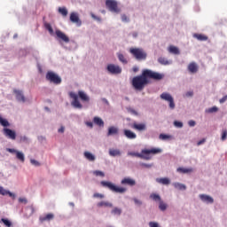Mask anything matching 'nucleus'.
<instances>
[{
	"label": "nucleus",
	"instance_id": "53",
	"mask_svg": "<svg viewBox=\"0 0 227 227\" xmlns=\"http://www.w3.org/2000/svg\"><path fill=\"white\" fill-rule=\"evenodd\" d=\"M20 141L21 143H26V141H27V137L26 136L20 137Z\"/></svg>",
	"mask_w": 227,
	"mask_h": 227
},
{
	"label": "nucleus",
	"instance_id": "61",
	"mask_svg": "<svg viewBox=\"0 0 227 227\" xmlns=\"http://www.w3.org/2000/svg\"><path fill=\"white\" fill-rule=\"evenodd\" d=\"M102 100H103V102H105V104L109 105V101H107L106 98H103Z\"/></svg>",
	"mask_w": 227,
	"mask_h": 227
},
{
	"label": "nucleus",
	"instance_id": "57",
	"mask_svg": "<svg viewBox=\"0 0 227 227\" xmlns=\"http://www.w3.org/2000/svg\"><path fill=\"white\" fill-rule=\"evenodd\" d=\"M86 125H87V127H90V129H93V122H91V121H87V122H86Z\"/></svg>",
	"mask_w": 227,
	"mask_h": 227
},
{
	"label": "nucleus",
	"instance_id": "38",
	"mask_svg": "<svg viewBox=\"0 0 227 227\" xmlns=\"http://www.w3.org/2000/svg\"><path fill=\"white\" fill-rule=\"evenodd\" d=\"M0 223H3L4 224V226L12 227V222L6 218H2L0 220Z\"/></svg>",
	"mask_w": 227,
	"mask_h": 227
},
{
	"label": "nucleus",
	"instance_id": "42",
	"mask_svg": "<svg viewBox=\"0 0 227 227\" xmlns=\"http://www.w3.org/2000/svg\"><path fill=\"white\" fill-rule=\"evenodd\" d=\"M217 111H219V108H217V106H213L207 110H206V113H217Z\"/></svg>",
	"mask_w": 227,
	"mask_h": 227
},
{
	"label": "nucleus",
	"instance_id": "3",
	"mask_svg": "<svg viewBox=\"0 0 227 227\" xmlns=\"http://www.w3.org/2000/svg\"><path fill=\"white\" fill-rule=\"evenodd\" d=\"M162 150L160 148H153V149H144L141 153H130L129 155H133L134 157H139V159H145V160H150L153 155H157V153H160Z\"/></svg>",
	"mask_w": 227,
	"mask_h": 227
},
{
	"label": "nucleus",
	"instance_id": "47",
	"mask_svg": "<svg viewBox=\"0 0 227 227\" xmlns=\"http://www.w3.org/2000/svg\"><path fill=\"white\" fill-rule=\"evenodd\" d=\"M30 162L33 164V166H40V162H38L36 160H30Z\"/></svg>",
	"mask_w": 227,
	"mask_h": 227
},
{
	"label": "nucleus",
	"instance_id": "45",
	"mask_svg": "<svg viewBox=\"0 0 227 227\" xmlns=\"http://www.w3.org/2000/svg\"><path fill=\"white\" fill-rule=\"evenodd\" d=\"M93 198H99L100 200H104L105 196L101 193H94Z\"/></svg>",
	"mask_w": 227,
	"mask_h": 227
},
{
	"label": "nucleus",
	"instance_id": "60",
	"mask_svg": "<svg viewBox=\"0 0 227 227\" xmlns=\"http://www.w3.org/2000/svg\"><path fill=\"white\" fill-rule=\"evenodd\" d=\"M91 17H92V19H96V20H99V19L97 18V16H95V14H91Z\"/></svg>",
	"mask_w": 227,
	"mask_h": 227
},
{
	"label": "nucleus",
	"instance_id": "49",
	"mask_svg": "<svg viewBox=\"0 0 227 227\" xmlns=\"http://www.w3.org/2000/svg\"><path fill=\"white\" fill-rule=\"evenodd\" d=\"M19 202L24 203L26 205V204H27V200L26 198H20Z\"/></svg>",
	"mask_w": 227,
	"mask_h": 227
},
{
	"label": "nucleus",
	"instance_id": "14",
	"mask_svg": "<svg viewBox=\"0 0 227 227\" xmlns=\"http://www.w3.org/2000/svg\"><path fill=\"white\" fill-rule=\"evenodd\" d=\"M121 185H129V187H134L136 185V180L130 178V177H124L121 181Z\"/></svg>",
	"mask_w": 227,
	"mask_h": 227
},
{
	"label": "nucleus",
	"instance_id": "18",
	"mask_svg": "<svg viewBox=\"0 0 227 227\" xmlns=\"http://www.w3.org/2000/svg\"><path fill=\"white\" fill-rule=\"evenodd\" d=\"M123 132H124V136L128 139H136V137H137V135H136V133H134L132 130L124 129Z\"/></svg>",
	"mask_w": 227,
	"mask_h": 227
},
{
	"label": "nucleus",
	"instance_id": "8",
	"mask_svg": "<svg viewBox=\"0 0 227 227\" xmlns=\"http://www.w3.org/2000/svg\"><path fill=\"white\" fill-rule=\"evenodd\" d=\"M160 98L162 100H166V102H168L169 104V107L171 109H175V99L173 98V97L171 96V94L168 93V92H163L160 95Z\"/></svg>",
	"mask_w": 227,
	"mask_h": 227
},
{
	"label": "nucleus",
	"instance_id": "28",
	"mask_svg": "<svg viewBox=\"0 0 227 227\" xmlns=\"http://www.w3.org/2000/svg\"><path fill=\"white\" fill-rule=\"evenodd\" d=\"M173 186L175 187V189H178V191H185V189H187L185 184L180 183H174Z\"/></svg>",
	"mask_w": 227,
	"mask_h": 227
},
{
	"label": "nucleus",
	"instance_id": "7",
	"mask_svg": "<svg viewBox=\"0 0 227 227\" xmlns=\"http://www.w3.org/2000/svg\"><path fill=\"white\" fill-rule=\"evenodd\" d=\"M106 6L113 13H120V8H118V2L115 0H106Z\"/></svg>",
	"mask_w": 227,
	"mask_h": 227
},
{
	"label": "nucleus",
	"instance_id": "56",
	"mask_svg": "<svg viewBox=\"0 0 227 227\" xmlns=\"http://www.w3.org/2000/svg\"><path fill=\"white\" fill-rule=\"evenodd\" d=\"M192 95H194V92L192 91H188L185 93V97H192Z\"/></svg>",
	"mask_w": 227,
	"mask_h": 227
},
{
	"label": "nucleus",
	"instance_id": "27",
	"mask_svg": "<svg viewBox=\"0 0 227 227\" xmlns=\"http://www.w3.org/2000/svg\"><path fill=\"white\" fill-rule=\"evenodd\" d=\"M116 134H118V128H116L114 126L108 128L107 136H114Z\"/></svg>",
	"mask_w": 227,
	"mask_h": 227
},
{
	"label": "nucleus",
	"instance_id": "46",
	"mask_svg": "<svg viewBox=\"0 0 227 227\" xmlns=\"http://www.w3.org/2000/svg\"><path fill=\"white\" fill-rule=\"evenodd\" d=\"M133 201L136 205H138V207H141V205H143V202L136 198L133 199Z\"/></svg>",
	"mask_w": 227,
	"mask_h": 227
},
{
	"label": "nucleus",
	"instance_id": "55",
	"mask_svg": "<svg viewBox=\"0 0 227 227\" xmlns=\"http://www.w3.org/2000/svg\"><path fill=\"white\" fill-rule=\"evenodd\" d=\"M205 141H207V139H205V138L201 139L200 141H199V142L197 143V145H198V146H200V145H203V143H205Z\"/></svg>",
	"mask_w": 227,
	"mask_h": 227
},
{
	"label": "nucleus",
	"instance_id": "30",
	"mask_svg": "<svg viewBox=\"0 0 227 227\" xmlns=\"http://www.w3.org/2000/svg\"><path fill=\"white\" fill-rule=\"evenodd\" d=\"M84 157H85V159H87V160H90L91 162H93V160H95V155H93L90 152H85Z\"/></svg>",
	"mask_w": 227,
	"mask_h": 227
},
{
	"label": "nucleus",
	"instance_id": "13",
	"mask_svg": "<svg viewBox=\"0 0 227 227\" xmlns=\"http://www.w3.org/2000/svg\"><path fill=\"white\" fill-rule=\"evenodd\" d=\"M69 19L71 22H73L74 24H77V26H81L82 24V22L79 19V14H77V12H71Z\"/></svg>",
	"mask_w": 227,
	"mask_h": 227
},
{
	"label": "nucleus",
	"instance_id": "10",
	"mask_svg": "<svg viewBox=\"0 0 227 227\" xmlns=\"http://www.w3.org/2000/svg\"><path fill=\"white\" fill-rule=\"evenodd\" d=\"M13 95L17 102H26V97H24V92L19 89H13L12 90Z\"/></svg>",
	"mask_w": 227,
	"mask_h": 227
},
{
	"label": "nucleus",
	"instance_id": "2",
	"mask_svg": "<svg viewBox=\"0 0 227 227\" xmlns=\"http://www.w3.org/2000/svg\"><path fill=\"white\" fill-rule=\"evenodd\" d=\"M69 97L73 99L71 102V106H73V107H75V109H82V105L81 104V101L90 102V97H88V94L82 90H79L78 95L75 94V92H69ZM79 98L81 99V101H79Z\"/></svg>",
	"mask_w": 227,
	"mask_h": 227
},
{
	"label": "nucleus",
	"instance_id": "29",
	"mask_svg": "<svg viewBox=\"0 0 227 227\" xmlns=\"http://www.w3.org/2000/svg\"><path fill=\"white\" fill-rule=\"evenodd\" d=\"M150 198L151 200H153V201H156V202H161L162 201V199L160 198V195L157 194V193H152L150 195Z\"/></svg>",
	"mask_w": 227,
	"mask_h": 227
},
{
	"label": "nucleus",
	"instance_id": "44",
	"mask_svg": "<svg viewBox=\"0 0 227 227\" xmlns=\"http://www.w3.org/2000/svg\"><path fill=\"white\" fill-rule=\"evenodd\" d=\"M174 125H175V127H177V129H182V127H184V123H182L178 121H175Z\"/></svg>",
	"mask_w": 227,
	"mask_h": 227
},
{
	"label": "nucleus",
	"instance_id": "19",
	"mask_svg": "<svg viewBox=\"0 0 227 227\" xmlns=\"http://www.w3.org/2000/svg\"><path fill=\"white\" fill-rule=\"evenodd\" d=\"M0 194L2 196H10V198H15V194L12 193L10 191L4 190L3 186H0Z\"/></svg>",
	"mask_w": 227,
	"mask_h": 227
},
{
	"label": "nucleus",
	"instance_id": "24",
	"mask_svg": "<svg viewBox=\"0 0 227 227\" xmlns=\"http://www.w3.org/2000/svg\"><path fill=\"white\" fill-rule=\"evenodd\" d=\"M109 155L111 157H118V156L121 155V152H120L119 149H110Z\"/></svg>",
	"mask_w": 227,
	"mask_h": 227
},
{
	"label": "nucleus",
	"instance_id": "25",
	"mask_svg": "<svg viewBox=\"0 0 227 227\" xmlns=\"http://www.w3.org/2000/svg\"><path fill=\"white\" fill-rule=\"evenodd\" d=\"M168 52H170V54L178 55V54H180V50H178V48L176 46L170 45L168 47Z\"/></svg>",
	"mask_w": 227,
	"mask_h": 227
},
{
	"label": "nucleus",
	"instance_id": "54",
	"mask_svg": "<svg viewBox=\"0 0 227 227\" xmlns=\"http://www.w3.org/2000/svg\"><path fill=\"white\" fill-rule=\"evenodd\" d=\"M7 152H9L10 153H17V152H19V151H17L15 149L9 148V149H7Z\"/></svg>",
	"mask_w": 227,
	"mask_h": 227
},
{
	"label": "nucleus",
	"instance_id": "21",
	"mask_svg": "<svg viewBox=\"0 0 227 227\" xmlns=\"http://www.w3.org/2000/svg\"><path fill=\"white\" fill-rule=\"evenodd\" d=\"M97 207H98V208H102V207L113 208V203L109 201H101L97 204Z\"/></svg>",
	"mask_w": 227,
	"mask_h": 227
},
{
	"label": "nucleus",
	"instance_id": "35",
	"mask_svg": "<svg viewBox=\"0 0 227 227\" xmlns=\"http://www.w3.org/2000/svg\"><path fill=\"white\" fill-rule=\"evenodd\" d=\"M59 13H61L62 17H67V15H68V10H67L66 7H59Z\"/></svg>",
	"mask_w": 227,
	"mask_h": 227
},
{
	"label": "nucleus",
	"instance_id": "20",
	"mask_svg": "<svg viewBox=\"0 0 227 227\" xmlns=\"http://www.w3.org/2000/svg\"><path fill=\"white\" fill-rule=\"evenodd\" d=\"M193 38H196L200 42H207L208 37L203 34H193Z\"/></svg>",
	"mask_w": 227,
	"mask_h": 227
},
{
	"label": "nucleus",
	"instance_id": "23",
	"mask_svg": "<svg viewBox=\"0 0 227 227\" xmlns=\"http://www.w3.org/2000/svg\"><path fill=\"white\" fill-rule=\"evenodd\" d=\"M54 219V214L49 213L44 217H40L41 223H43L45 221H52Z\"/></svg>",
	"mask_w": 227,
	"mask_h": 227
},
{
	"label": "nucleus",
	"instance_id": "41",
	"mask_svg": "<svg viewBox=\"0 0 227 227\" xmlns=\"http://www.w3.org/2000/svg\"><path fill=\"white\" fill-rule=\"evenodd\" d=\"M93 175H95V176H101V178H104V176H106V174L100 170L93 171Z\"/></svg>",
	"mask_w": 227,
	"mask_h": 227
},
{
	"label": "nucleus",
	"instance_id": "26",
	"mask_svg": "<svg viewBox=\"0 0 227 227\" xmlns=\"http://www.w3.org/2000/svg\"><path fill=\"white\" fill-rule=\"evenodd\" d=\"M158 62L160 63V65H164V66H166V65H171V60H168V59H166V58H164V57H160L159 59H158Z\"/></svg>",
	"mask_w": 227,
	"mask_h": 227
},
{
	"label": "nucleus",
	"instance_id": "39",
	"mask_svg": "<svg viewBox=\"0 0 227 227\" xmlns=\"http://www.w3.org/2000/svg\"><path fill=\"white\" fill-rule=\"evenodd\" d=\"M44 27L49 31L50 35H52L54 33V29H52V26H51V23H44Z\"/></svg>",
	"mask_w": 227,
	"mask_h": 227
},
{
	"label": "nucleus",
	"instance_id": "5",
	"mask_svg": "<svg viewBox=\"0 0 227 227\" xmlns=\"http://www.w3.org/2000/svg\"><path fill=\"white\" fill-rule=\"evenodd\" d=\"M129 52L137 59V61H145L147 58V54L145 50L141 48H130Z\"/></svg>",
	"mask_w": 227,
	"mask_h": 227
},
{
	"label": "nucleus",
	"instance_id": "32",
	"mask_svg": "<svg viewBox=\"0 0 227 227\" xmlns=\"http://www.w3.org/2000/svg\"><path fill=\"white\" fill-rule=\"evenodd\" d=\"M159 203H160V204H159V208H160V210H161V212L166 211L167 208H168V204H166V203L164 202V200H161V201H160Z\"/></svg>",
	"mask_w": 227,
	"mask_h": 227
},
{
	"label": "nucleus",
	"instance_id": "15",
	"mask_svg": "<svg viewBox=\"0 0 227 227\" xmlns=\"http://www.w3.org/2000/svg\"><path fill=\"white\" fill-rule=\"evenodd\" d=\"M55 34L57 35V37L62 40V42H65V43L70 42V38H68L61 30H56Z\"/></svg>",
	"mask_w": 227,
	"mask_h": 227
},
{
	"label": "nucleus",
	"instance_id": "1",
	"mask_svg": "<svg viewBox=\"0 0 227 227\" xmlns=\"http://www.w3.org/2000/svg\"><path fill=\"white\" fill-rule=\"evenodd\" d=\"M150 79L161 81V79H164V74L150 69H144L140 75L133 77L131 84L135 90L142 91L147 84H150Z\"/></svg>",
	"mask_w": 227,
	"mask_h": 227
},
{
	"label": "nucleus",
	"instance_id": "63",
	"mask_svg": "<svg viewBox=\"0 0 227 227\" xmlns=\"http://www.w3.org/2000/svg\"><path fill=\"white\" fill-rule=\"evenodd\" d=\"M133 36H135V37L137 36V33H134Z\"/></svg>",
	"mask_w": 227,
	"mask_h": 227
},
{
	"label": "nucleus",
	"instance_id": "51",
	"mask_svg": "<svg viewBox=\"0 0 227 227\" xmlns=\"http://www.w3.org/2000/svg\"><path fill=\"white\" fill-rule=\"evenodd\" d=\"M121 20H122V22H129V18L127 17V15H122L121 16Z\"/></svg>",
	"mask_w": 227,
	"mask_h": 227
},
{
	"label": "nucleus",
	"instance_id": "36",
	"mask_svg": "<svg viewBox=\"0 0 227 227\" xmlns=\"http://www.w3.org/2000/svg\"><path fill=\"white\" fill-rule=\"evenodd\" d=\"M177 173H192V168H178Z\"/></svg>",
	"mask_w": 227,
	"mask_h": 227
},
{
	"label": "nucleus",
	"instance_id": "22",
	"mask_svg": "<svg viewBox=\"0 0 227 227\" xmlns=\"http://www.w3.org/2000/svg\"><path fill=\"white\" fill-rule=\"evenodd\" d=\"M156 182L162 184V185H169L171 184V181L168 177L157 178Z\"/></svg>",
	"mask_w": 227,
	"mask_h": 227
},
{
	"label": "nucleus",
	"instance_id": "40",
	"mask_svg": "<svg viewBox=\"0 0 227 227\" xmlns=\"http://www.w3.org/2000/svg\"><path fill=\"white\" fill-rule=\"evenodd\" d=\"M118 59L119 60L123 63L124 65H127V59H125V56H123V54L119 53L118 54Z\"/></svg>",
	"mask_w": 227,
	"mask_h": 227
},
{
	"label": "nucleus",
	"instance_id": "34",
	"mask_svg": "<svg viewBox=\"0 0 227 227\" xmlns=\"http://www.w3.org/2000/svg\"><path fill=\"white\" fill-rule=\"evenodd\" d=\"M16 158L18 159V160H20L21 162H24V160H26V158L24 157V153L19 151L16 152Z\"/></svg>",
	"mask_w": 227,
	"mask_h": 227
},
{
	"label": "nucleus",
	"instance_id": "52",
	"mask_svg": "<svg viewBox=\"0 0 227 227\" xmlns=\"http://www.w3.org/2000/svg\"><path fill=\"white\" fill-rule=\"evenodd\" d=\"M188 125H189V127H194L196 125V121H189Z\"/></svg>",
	"mask_w": 227,
	"mask_h": 227
},
{
	"label": "nucleus",
	"instance_id": "64",
	"mask_svg": "<svg viewBox=\"0 0 227 227\" xmlns=\"http://www.w3.org/2000/svg\"><path fill=\"white\" fill-rule=\"evenodd\" d=\"M102 13H106V11H102Z\"/></svg>",
	"mask_w": 227,
	"mask_h": 227
},
{
	"label": "nucleus",
	"instance_id": "37",
	"mask_svg": "<svg viewBox=\"0 0 227 227\" xmlns=\"http://www.w3.org/2000/svg\"><path fill=\"white\" fill-rule=\"evenodd\" d=\"M112 214L114 215H121V208H120V207H114L112 209Z\"/></svg>",
	"mask_w": 227,
	"mask_h": 227
},
{
	"label": "nucleus",
	"instance_id": "12",
	"mask_svg": "<svg viewBox=\"0 0 227 227\" xmlns=\"http://www.w3.org/2000/svg\"><path fill=\"white\" fill-rule=\"evenodd\" d=\"M107 70L110 72V74H121L120 66H115L114 64H109L107 66Z\"/></svg>",
	"mask_w": 227,
	"mask_h": 227
},
{
	"label": "nucleus",
	"instance_id": "62",
	"mask_svg": "<svg viewBox=\"0 0 227 227\" xmlns=\"http://www.w3.org/2000/svg\"><path fill=\"white\" fill-rule=\"evenodd\" d=\"M137 70H139L137 67H133V72H137Z\"/></svg>",
	"mask_w": 227,
	"mask_h": 227
},
{
	"label": "nucleus",
	"instance_id": "17",
	"mask_svg": "<svg viewBox=\"0 0 227 227\" xmlns=\"http://www.w3.org/2000/svg\"><path fill=\"white\" fill-rule=\"evenodd\" d=\"M199 70L198 64L196 62H192L188 65V71L191 74H196Z\"/></svg>",
	"mask_w": 227,
	"mask_h": 227
},
{
	"label": "nucleus",
	"instance_id": "4",
	"mask_svg": "<svg viewBox=\"0 0 227 227\" xmlns=\"http://www.w3.org/2000/svg\"><path fill=\"white\" fill-rule=\"evenodd\" d=\"M100 184L102 185V187H106L113 192H117L119 194H124V192H127V188L116 186L114 184L109 181H101Z\"/></svg>",
	"mask_w": 227,
	"mask_h": 227
},
{
	"label": "nucleus",
	"instance_id": "16",
	"mask_svg": "<svg viewBox=\"0 0 227 227\" xmlns=\"http://www.w3.org/2000/svg\"><path fill=\"white\" fill-rule=\"evenodd\" d=\"M199 198L203 201V203H214V198H212L210 195L206 194H200Z\"/></svg>",
	"mask_w": 227,
	"mask_h": 227
},
{
	"label": "nucleus",
	"instance_id": "6",
	"mask_svg": "<svg viewBox=\"0 0 227 227\" xmlns=\"http://www.w3.org/2000/svg\"><path fill=\"white\" fill-rule=\"evenodd\" d=\"M46 81H49V82H51L52 84H59L61 82V77L58 75V74L48 71L46 74Z\"/></svg>",
	"mask_w": 227,
	"mask_h": 227
},
{
	"label": "nucleus",
	"instance_id": "58",
	"mask_svg": "<svg viewBox=\"0 0 227 227\" xmlns=\"http://www.w3.org/2000/svg\"><path fill=\"white\" fill-rule=\"evenodd\" d=\"M142 166L144 167V168H152V164H146V163H142Z\"/></svg>",
	"mask_w": 227,
	"mask_h": 227
},
{
	"label": "nucleus",
	"instance_id": "50",
	"mask_svg": "<svg viewBox=\"0 0 227 227\" xmlns=\"http://www.w3.org/2000/svg\"><path fill=\"white\" fill-rule=\"evenodd\" d=\"M226 100H227V95L223 96V97L219 100V102H220V104H224V102H226Z\"/></svg>",
	"mask_w": 227,
	"mask_h": 227
},
{
	"label": "nucleus",
	"instance_id": "31",
	"mask_svg": "<svg viewBox=\"0 0 227 227\" xmlns=\"http://www.w3.org/2000/svg\"><path fill=\"white\" fill-rule=\"evenodd\" d=\"M93 121L96 125H98V127H104V121H102L101 118L94 117Z\"/></svg>",
	"mask_w": 227,
	"mask_h": 227
},
{
	"label": "nucleus",
	"instance_id": "33",
	"mask_svg": "<svg viewBox=\"0 0 227 227\" xmlns=\"http://www.w3.org/2000/svg\"><path fill=\"white\" fill-rule=\"evenodd\" d=\"M0 125L2 127H10V122L6 119H3V117L0 115Z\"/></svg>",
	"mask_w": 227,
	"mask_h": 227
},
{
	"label": "nucleus",
	"instance_id": "48",
	"mask_svg": "<svg viewBox=\"0 0 227 227\" xmlns=\"http://www.w3.org/2000/svg\"><path fill=\"white\" fill-rule=\"evenodd\" d=\"M160 139H169V136L166 135V134H160Z\"/></svg>",
	"mask_w": 227,
	"mask_h": 227
},
{
	"label": "nucleus",
	"instance_id": "9",
	"mask_svg": "<svg viewBox=\"0 0 227 227\" xmlns=\"http://www.w3.org/2000/svg\"><path fill=\"white\" fill-rule=\"evenodd\" d=\"M3 134L7 137L8 139H12V141H15L17 139V133L15 130L10 129L8 128L3 129Z\"/></svg>",
	"mask_w": 227,
	"mask_h": 227
},
{
	"label": "nucleus",
	"instance_id": "43",
	"mask_svg": "<svg viewBox=\"0 0 227 227\" xmlns=\"http://www.w3.org/2000/svg\"><path fill=\"white\" fill-rule=\"evenodd\" d=\"M221 139H222V141H226V139H227V129H223L222 131Z\"/></svg>",
	"mask_w": 227,
	"mask_h": 227
},
{
	"label": "nucleus",
	"instance_id": "11",
	"mask_svg": "<svg viewBox=\"0 0 227 227\" xmlns=\"http://www.w3.org/2000/svg\"><path fill=\"white\" fill-rule=\"evenodd\" d=\"M131 129H134V130H138V132H143L146 130V124L133 122L131 124Z\"/></svg>",
	"mask_w": 227,
	"mask_h": 227
},
{
	"label": "nucleus",
	"instance_id": "59",
	"mask_svg": "<svg viewBox=\"0 0 227 227\" xmlns=\"http://www.w3.org/2000/svg\"><path fill=\"white\" fill-rule=\"evenodd\" d=\"M59 132H61V133L65 132V127H61L60 129H59Z\"/></svg>",
	"mask_w": 227,
	"mask_h": 227
}]
</instances>
